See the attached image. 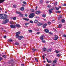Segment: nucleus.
Wrapping results in <instances>:
<instances>
[{
  "instance_id": "49",
  "label": "nucleus",
  "mask_w": 66,
  "mask_h": 66,
  "mask_svg": "<svg viewBox=\"0 0 66 66\" xmlns=\"http://www.w3.org/2000/svg\"><path fill=\"white\" fill-rule=\"evenodd\" d=\"M63 36L64 37H66V35H63Z\"/></svg>"
},
{
  "instance_id": "19",
  "label": "nucleus",
  "mask_w": 66,
  "mask_h": 66,
  "mask_svg": "<svg viewBox=\"0 0 66 66\" xmlns=\"http://www.w3.org/2000/svg\"><path fill=\"white\" fill-rule=\"evenodd\" d=\"M5 0H0V3H2L4 2Z\"/></svg>"
},
{
  "instance_id": "47",
  "label": "nucleus",
  "mask_w": 66,
  "mask_h": 66,
  "mask_svg": "<svg viewBox=\"0 0 66 66\" xmlns=\"http://www.w3.org/2000/svg\"><path fill=\"white\" fill-rule=\"evenodd\" d=\"M28 24H28V23H25V26H28Z\"/></svg>"
},
{
  "instance_id": "55",
  "label": "nucleus",
  "mask_w": 66,
  "mask_h": 66,
  "mask_svg": "<svg viewBox=\"0 0 66 66\" xmlns=\"http://www.w3.org/2000/svg\"><path fill=\"white\" fill-rule=\"evenodd\" d=\"M21 66H24V64H21Z\"/></svg>"
},
{
  "instance_id": "10",
  "label": "nucleus",
  "mask_w": 66,
  "mask_h": 66,
  "mask_svg": "<svg viewBox=\"0 0 66 66\" xmlns=\"http://www.w3.org/2000/svg\"><path fill=\"white\" fill-rule=\"evenodd\" d=\"M37 26H42V25L43 24V23H37Z\"/></svg>"
},
{
  "instance_id": "50",
  "label": "nucleus",
  "mask_w": 66,
  "mask_h": 66,
  "mask_svg": "<svg viewBox=\"0 0 66 66\" xmlns=\"http://www.w3.org/2000/svg\"><path fill=\"white\" fill-rule=\"evenodd\" d=\"M57 56L59 57V56H60V55L59 54H58L57 55Z\"/></svg>"
},
{
  "instance_id": "59",
  "label": "nucleus",
  "mask_w": 66,
  "mask_h": 66,
  "mask_svg": "<svg viewBox=\"0 0 66 66\" xmlns=\"http://www.w3.org/2000/svg\"><path fill=\"white\" fill-rule=\"evenodd\" d=\"M43 2V1H40V3H42Z\"/></svg>"
},
{
  "instance_id": "64",
  "label": "nucleus",
  "mask_w": 66,
  "mask_h": 66,
  "mask_svg": "<svg viewBox=\"0 0 66 66\" xmlns=\"http://www.w3.org/2000/svg\"><path fill=\"white\" fill-rule=\"evenodd\" d=\"M49 34L51 35L52 34V33L51 32H49Z\"/></svg>"
},
{
  "instance_id": "42",
  "label": "nucleus",
  "mask_w": 66,
  "mask_h": 66,
  "mask_svg": "<svg viewBox=\"0 0 66 66\" xmlns=\"http://www.w3.org/2000/svg\"><path fill=\"white\" fill-rule=\"evenodd\" d=\"M32 50L33 51H36V50L34 48L32 49Z\"/></svg>"
},
{
  "instance_id": "33",
  "label": "nucleus",
  "mask_w": 66,
  "mask_h": 66,
  "mask_svg": "<svg viewBox=\"0 0 66 66\" xmlns=\"http://www.w3.org/2000/svg\"><path fill=\"white\" fill-rule=\"evenodd\" d=\"M13 6L14 8H16V5H13Z\"/></svg>"
},
{
  "instance_id": "13",
  "label": "nucleus",
  "mask_w": 66,
  "mask_h": 66,
  "mask_svg": "<svg viewBox=\"0 0 66 66\" xmlns=\"http://www.w3.org/2000/svg\"><path fill=\"white\" fill-rule=\"evenodd\" d=\"M19 16L20 17H23V14H19Z\"/></svg>"
},
{
  "instance_id": "30",
  "label": "nucleus",
  "mask_w": 66,
  "mask_h": 66,
  "mask_svg": "<svg viewBox=\"0 0 66 66\" xmlns=\"http://www.w3.org/2000/svg\"><path fill=\"white\" fill-rule=\"evenodd\" d=\"M28 31L30 33H31V32H32V30H28Z\"/></svg>"
},
{
  "instance_id": "44",
  "label": "nucleus",
  "mask_w": 66,
  "mask_h": 66,
  "mask_svg": "<svg viewBox=\"0 0 66 66\" xmlns=\"http://www.w3.org/2000/svg\"><path fill=\"white\" fill-rule=\"evenodd\" d=\"M23 3L25 4H27V3L25 2H23Z\"/></svg>"
},
{
  "instance_id": "4",
  "label": "nucleus",
  "mask_w": 66,
  "mask_h": 66,
  "mask_svg": "<svg viewBox=\"0 0 66 66\" xmlns=\"http://www.w3.org/2000/svg\"><path fill=\"white\" fill-rule=\"evenodd\" d=\"M20 34V31H19L16 33V38H18V37L19 36V35Z\"/></svg>"
},
{
  "instance_id": "18",
  "label": "nucleus",
  "mask_w": 66,
  "mask_h": 66,
  "mask_svg": "<svg viewBox=\"0 0 66 66\" xmlns=\"http://www.w3.org/2000/svg\"><path fill=\"white\" fill-rule=\"evenodd\" d=\"M47 51L48 52H50L51 51V49H49L47 50Z\"/></svg>"
},
{
  "instance_id": "3",
  "label": "nucleus",
  "mask_w": 66,
  "mask_h": 66,
  "mask_svg": "<svg viewBox=\"0 0 66 66\" xmlns=\"http://www.w3.org/2000/svg\"><path fill=\"white\" fill-rule=\"evenodd\" d=\"M9 20L8 19H6L5 20L3 21V24H5L7 22H9Z\"/></svg>"
},
{
  "instance_id": "8",
  "label": "nucleus",
  "mask_w": 66,
  "mask_h": 66,
  "mask_svg": "<svg viewBox=\"0 0 66 66\" xmlns=\"http://www.w3.org/2000/svg\"><path fill=\"white\" fill-rule=\"evenodd\" d=\"M47 26V24L45 23L43 24V27L44 29H46V26Z\"/></svg>"
},
{
  "instance_id": "24",
  "label": "nucleus",
  "mask_w": 66,
  "mask_h": 66,
  "mask_svg": "<svg viewBox=\"0 0 66 66\" xmlns=\"http://www.w3.org/2000/svg\"><path fill=\"white\" fill-rule=\"evenodd\" d=\"M59 28H61L62 27V24H60L58 26Z\"/></svg>"
},
{
  "instance_id": "28",
  "label": "nucleus",
  "mask_w": 66,
  "mask_h": 66,
  "mask_svg": "<svg viewBox=\"0 0 66 66\" xmlns=\"http://www.w3.org/2000/svg\"><path fill=\"white\" fill-rule=\"evenodd\" d=\"M42 17H44V18H45V17H46V15L43 14L42 15Z\"/></svg>"
},
{
  "instance_id": "20",
  "label": "nucleus",
  "mask_w": 66,
  "mask_h": 66,
  "mask_svg": "<svg viewBox=\"0 0 66 66\" xmlns=\"http://www.w3.org/2000/svg\"><path fill=\"white\" fill-rule=\"evenodd\" d=\"M43 52H45V51H46V50H47V49L46 48H43Z\"/></svg>"
},
{
  "instance_id": "35",
  "label": "nucleus",
  "mask_w": 66,
  "mask_h": 66,
  "mask_svg": "<svg viewBox=\"0 0 66 66\" xmlns=\"http://www.w3.org/2000/svg\"><path fill=\"white\" fill-rule=\"evenodd\" d=\"M57 4V2L54 3V5L55 6H56V5Z\"/></svg>"
},
{
  "instance_id": "53",
  "label": "nucleus",
  "mask_w": 66,
  "mask_h": 66,
  "mask_svg": "<svg viewBox=\"0 0 66 66\" xmlns=\"http://www.w3.org/2000/svg\"><path fill=\"white\" fill-rule=\"evenodd\" d=\"M19 44L17 42L15 43V45H18Z\"/></svg>"
},
{
  "instance_id": "1",
  "label": "nucleus",
  "mask_w": 66,
  "mask_h": 66,
  "mask_svg": "<svg viewBox=\"0 0 66 66\" xmlns=\"http://www.w3.org/2000/svg\"><path fill=\"white\" fill-rule=\"evenodd\" d=\"M3 15H4L5 16H6V14H0V19H3L4 20L6 19V17L5 18L3 16Z\"/></svg>"
},
{
  "instance_id": "45",
  "label": "nucleus",
  "mask_w": 66,
  "mask_h": 66,
  "mask_svg": "<svg viewBox=\"0 0 66 66\" xmlns=\"http://www.w3.org/2000/svg\"><path fill=\"white\" fill-rule=\"evenodd\" d=\"M63 6H66V4H62Z\"/></svg>"
},
{
  "instance_id": "25",
  "label": "nucleus",
  "mask_w": 66,
  "mask_h": 66,
  "mask_svg": "<svg viewBox=\"0 0 66 66\" xmlns=\"http://www.w3.org/2000/svg\"><path fill=\"white\" fill-rule=\"evenodd\" d=\"M30 11H31V12H34L35 10H34V9H31L30 10Z\"/></svg>"
},
{
  "instance_id": "27",
  "label": "nucleus",
  "mask_w": 66,
  "mask_h": 66,
  "mask_svg": "<svg viewBox=\"0 0 66 66\" xmlns=\"http://www.w3.org/2000/svg\"><path fill=\"white\" fill-rule=\"evenodd\" d=\"M38 22V21H37V20H35L34 21V22L35 23H37Z\"/></svg>"
},
{
  "instance_id": "26",
  "label": "nucleus",
  "mask_w": 66,
  "mask_h": 66,
  "mask_svg": "<svg viewBox=\"0 0 66 66\" xmlns=\"http://www.w3.org/2000/svg\"><path fill=\"white\" fill-rule=\"evenodd\" d=\"M56 60H54V61L53 62V63L54 64H55L56 63Z\"/></svg>"
},
{
  "instance_id": "61",
  "label": "nucleus",
  "mask_w": 66,
  "mask_h": 66,
  "mask_svg": "<svg viewBox=\"0 0 66 66\" xmlns=\"http://www.w3.org/2000/svg\"><path fill=\"white\" fill-rule=\"evenodd\" d=\"M36 18H39V17L37 16L36 17Z\"/></svg>"
},
{
  "instance_id": "21",
  "label": "nucleus",
  "mask_w": 66,
  "mask_h": 66,
  "mask_svg": "<svg viewBox=\"0 0 66 66\" xmlns=\"http://www.w3.org/2000/svg\"><path fill=\"white\" fill-rule=\"evenodd\" d=\"M8 41L9 42H13V41L12 39H8Z\"/></svg>"
},
{
  "instance_id": "6",
  "label": "nucleus",
  "mask_w": 66,
  "mask_h": 66,
  "mask_svg": "<svg viewBox=\"0 0 66 66\" xmlns=\"http://www.w3.org/2000/svg\"><path fill=\"white\" fill-rule=\"evenodd\" d=\"M18 39L19 40H21L22 38H23V37L22 36H18Z\"/></svg>"
},
{
  "instance_id": "43",
  "label": "nucleus",
  "mask_w": 66,
  "mask_h": 66,
  "mask_svg": "<svg viewBox=\"0 0 66 66\" xmlns=\"http://www.w3.org/2000/svg\"><path fill=\"white\" fill-rule=\"evenodd\" d=\"M16 17H14L13 18V20H16Z\"/></svg>"
},
{
  "instance_id": "5",
  "label": "nucleus",
  "mask_w": 66,
  "mask_h": 66,
  "mask_svg": "<svg viewBox=\"0 0 66 66\" xmlns=\"http://www.w3.org/2000/svg\"><path fill=\"white\" fill-rule=\"evenodd\" d=\"M55 37L54 38V40H57V39H58V36L56 35L55 36Z\"/></svg>"
},
{
  "instance_id": "51",
  "label": "nucleus",
  "mask_w": 66,
  "mask_h": 66,
  "mask_svg": "<svg viewBox=\"0 0 66 66\" xmlns=\"http://www.w3.org/2000/svg\"><path fill=\"white\" fill-rule=\"evenodd\" d=\"M48 24H51V22H48Z\"/></svg>"
},
{
  "instance_id": "23",
  "label": "nucleus",
  "mask_w": 66,
  "mask_h": 66,
  "mask_svg": "<svg viewBox=\"0 0 66 66\" xmlns=\"http://www.w3.org/2000/svg\"><path fill=\"white\" fill-rule=\"evenodd\" d=\"M55 12L56 13H60L61 12L60 11H55Z\"/></svg>"
},
{
  "instance_id": "54",
  "label": "nucleus",
  "mask_w": 66,
  "mask_h": 66,
  "mask_svg": "<svg viewBox=\"0 0 66 66\" xmlns=\"http://www.w3.org/2000/svg\"><path fill=\"white\" fill-rule=\"evenodd\" d=\"M4 37V38H6V36H5Z\"/></svg>"
},
{
  "instance_id": "56",
  "label": "nucleus",
  "mask_w": 66,
  "mask_h": 66,
  "mask_svg": "<svg viewBox=\"0 0 66 66\" xmlns=\"http://www.w3.org/2000/svg\"><path fill=\"white\" fill-rule=\"evenodd\" d=\"M39 33H40V32H38L36 33V34H39Z\"/></svg>"
},
{
  "instance_id": "7",
  "label": "nucleus",
  "mask_w": 66,
  "mask_h": 66,
  "mask_svg": "<svg viewBox=\"0 0 66 66\" xmlns=\"http://www.w3.org/2000/svg\"><path fill=\"white\" fill-rule=\"evenodd\" d=\"M10 27L12 29H14V28H16L15 26L14 25H11L10 26Z\"/></svg>"
},
{
  "instance_id": "22",
  "label": "nucleus",
  "mask_w": 66,
  "mask_h": 66,
  "mask_svg": "<svg viewBox=\"0 0 66 66\" xmlns=\"http://www.w3.org/2000/svg\"><path fill=\"white\" fill-rule=\"evenodd\" d=\"M55 51L56 53H58L60 52V51H58L57 50H56Z\"/></svg>"
},
{
  "instance_id": "31",
  "label": "nucleus",
  "mask_w": 66,
  "mask_h": 66,
  "mask_svg": "<svg viewBox=\"0 0 66 66\" xmlns=\"http://www.w3.org/2000/svg\"><path fill=\"white\" fill-rule=\"evenodd\" d=\"M3 60V58L1 57H0V62L1 61V60Z\"/></svg>"
},
{
  "instance_id": "63",
  "label": "nucleus",
  "mask_w": 66,
  "mask_h": 66,
  "mask_svg": "<svg viewBox=\"0 0 66 66\" xmlns=\"http://www.w3.org/2000/svg\"><path fill=\"white\" fill-rule=\"evenodd\" d=\"M58 20H60V17H58Z\"/></svg>"
},
{
  "instance_id": "9",
  "label": "nucleus",
  "mask_w": 66,
  "mask_h": 66,
  "mask_svg": "<svg viewBox=\"0 0 66 66\" xmlns=\"http://www.w3.org/2000/svg\"><path fill=\"white\" fill-rule=\"evenodd\" d=\"M53 10V9H51L49 10V14H51L52 13V11Z\"/></svg>"
},
{
  "instance_id": "60",
  "label": "nucleus",
  "mask_w": 66,
  "mask_h": 66,
  "mask_svg": "<svg viewBox=\"0 0 66 66\" xmlns=\"http://www.w3.org/2000/svg\"><path fill=\"white\" fill-rule=\"evenodd\" d=\"M59 10V9H56V10H57L58 11V10Z\"/></svg>"
},
{
  "instance_id": "52",
  "label": "nucleus",
  "mask_w": 66,
  "mask_h": 66,
  "mask_svg": "<svg viewBox=\"0 0 66 66\" xmlns=\"http://www.w3.org/2000/svg\"><path fill=\"white\" fill-rule=\"evenodd\" d=\"M8 63L9 64H11V61H10L8 62Z\"/></svg>"
},
{
  "instance_id": "36",
  "label": "nucleus",
  "mask_w": 66,
  "mask_h": 66,
  "mask_svg": "<svg viewBox=\"0 0 66 66\" xmlns=\"http://www.w3.org/2000/svg\"><path fill=\"white\" fill-rule=\"evenodd\" d=\"M48 63H52V61H48Z\"/></svg>"
},
{
  "instance_id": "17",
  "label": "nucleus",
  "mask_w": 66,
  "mask_h": 66,
  "mask_svg": "<svg viewBox=\"0 0 66 66\" xmlns=\"http://www.w3.org/2000/svg\"><path fill=\"white\" fill-rule=\"evenodd\" d=\"M24 20H26V21H29V19H28L26 18H24L23 19Z\"/></svg>"
},
{
  "instance_id": "12",
  "label": "nucleus",
  "mask_w": 66,
  "mask_h": 66,
  "mask_svg": "<svg viewBox=\"0 0 66 66\" xmlns=\"http://www.w3.org/2000/svg\"><path fill=\"white\" fill-rule=\"evenodd\" d=\"M44 31L46 33H48L49 32V30L47 29H46Z\"/></svg>"
},
{
  "instance_id": "14",
  "label": "nucleus",
  "mask_w": 66,
  "mask_h": 66,
  "mask_svg": "<svg viewBox=\"0 0 66 66\" xmlns=\"http://www.w3.org/2000/svg\"><path fill=\"white\" fill-rule=\"evenodd\" d=\"M40 13V11H36L35 12L36 14H39V13Z\"/></svg>"
},
{
  "instance_id": "16",
  "label": "nucleus",
  "mask_w": 66,
  "mask_h": 66,
  "mask_svg": "<svg viewBox=\"0 0 66 66\" xmlns=\"http://www.w3.org/2000/svg\"><path fill=\"white\" fill-rule=\"evenodd\" d=\"M40 39L41 40H43L44 39V36H41L40 37Z\"/></svg>"
},
{
  "instance_id": "41",
  "label": "nucleus",
  "mask_w": 66,
  "mask_h": 66,
  "mask_svg": "<svg viewBox=\"0 0 66 66\" xmlns=\"http://www.w3.org/2000/svg\"><path fill=\"white\" fill-rule=\"evenodd\" d=\"M2 56L4 58H5V57H6V56L5 55H3V56Z\"/></svg>"
},
{
  "instance_id": "48",
  "label": "nucleus",
  "mask_w": 66,
  "mask_h": 66,
  "mask_svg": "<svg viewBox=\"0 0 66 66\" xmlns=\"http://www.w3.org/2000/svg\"><path fill=\"white\" fill-rule=\"evenodd\" d=\"M25 17H27L28 16V14H25Z\"/></svg>"
},
{
  "instance_id": "40",
  "label": "nucleus",
  "mask_w": 66,
  "mask_h": 66,
  "mask_svg": "<svg viewBox=\"0 0 66 66\" xmlns=\"http://www.w3.org/2000/svg\"><path fill=\"white\" fill-rule=\"evenodd\" d=\"M29 22L30 23H33V22L32 21H30Z\"/></svg>"
},
{
  "instance_id": "2",
  "label": "nucleus",
  "mask_w": 66,
  "mask_h": 66,
  "mask_svg": "<svg viewBox=\"0 0 66 66\" xmlns=\"http://www.w3.org/2000/svg\"><path fill=\"white\" fill-rule=\"evenodd\" d=\"M35 16V14L33 13L31 14H30L29 15V17L30 18H33L34 16Z\"/></svg>"
},
{
  "instance_id": "39",
  "label": "nucleus",
  "mask_w": 66,
  "mask_h": 66,
  "mask_svg": "<svg viewBox=\"0 0 66 66\" xmlns=\"http://www.w3.org/2000/svg\"><path fill=\"white\" fill-rule=\"evenodd\" d=\"M62 22H65V20H62Z\"/></svg>"
},
{
  "instance_id": "11",
  "label": "nucleus",
  "mask_w": 66,
  "mask_h": 66,
  "mask_svg": "<svg viewBox=\"0 0 66 66\" xmlns=\"http://www.w3.org/2000/svg\"><path fill=\"white\" fill-rule=\"evenodd\" d=\"M16 27H17V28H20V27H21L20 26V25L18 24H16Z\"/></svg>"
},
{
  "instance_id": "29",
  "label": "nucleus",
  "mask_w": 66,
  "mask_h": 66,
  "mask_svg": "<svg viewBox=\"0 0 66 66\" xmlns=\"http://www.w3.org/2000/svg\"><path fill=\"white\" fill-rule=\"evenodd\" d=\"M55 9H61V6H59V8H58L57 7H55Z\"/></svg>"
},
{
  "instance_id": "46",
  "label": "nucleus",
  "mask_w": 66,
  "mask_h": 66,
  "mask_svg": "<svg viewBox=\"0 0 66 66\" xmlns=\"http://www.w3.org/2000/svg\"><path fill=\"white\" fill-rule=\"evenodd\" d=\"M51 5H48V6H47V7H51Z\"/></svg>"
},
{
  "instance_id": "32",
  "label": "nucleus",
  "mask_w": 66,
  "mask_h": 66,
  "mask_svg": "<svg viewBox=\"0 0 66 66\" xmlns=\"http://www.w3.org/2000/svg\"><path fill=\"white\" fill-rule=\"evenodd\" d=\"M20 10L22 11H24V9H20Z\"/></svg>"
},
{
  "instance_id": "37",
  "label": "nucleus",
  "mask_w": 66,
  "mask_h": 66,
  "mask_svg": "<svg viewBox=\"0 0 66 66\" xmlns=\"http://www.w3.org/2000/svg\"><path fill=\"white\" fill-rule=\"evenodd\" d=\"M35 60L37 62H38V61L37 60V59L35 58Z\"/></svg>"
},
{
  "instance_id": "34",
  "label": "nucleus",
  "mask_w": 66,
  "mask_h": 66,
  "mask_svg": "<svg viewBox=\"0 0 66 66\" xmlns=\"http://www.w3.org/2000/svg\"><path fill=\"white\" fill-rule=\"evenodd\" d=\"M42 42H43V43H46V41L43 40H42Z\"/></svg>"
},
{
  "instance_id": "38",
  "label": "nucleus",
  "mask_w": 66,
  "mask_h": 66,
  "mask_svg": "<svg viewBox=\"0 0 66 66\" xmlns=\"http://www.w3.org/2000/svg\"><path fill=\"white\" fill-rule=\"evenodd\" d=\"M59 18H62V16L61 15H60L59 16Z\"/></svg>"
},
{
  "instance_id": "15",
  "label": "nucleus",
  "mask_w": 66,
  "mask_h": 66,
  "mask_svg": "<svg viewBox=\"0 0 66 66\" xmlns=\"http://www.w3.org/2000/svg\"><path fill=\"white\" fill-rule=\"evenodd\" d=\"M16 13L17 14H21V12H20L17 11L16 12Z\"/></svg>"
},
{
  "instance_id": "62",
  "label": "nucleus",
  "mask_w": 66,
  "mask_h": 66,
  "mask_svg": "<svg viewBox=\"0 0 66 66\" xmlns=\"http://www.w3.org/2000/svg\"><path fill=\"white\" fill-rule=\"evenodd\" d=\"M46 66H50V65L49 64H46Z\"/></svg>"
},
{
  "instance_id": "57",
  "label": "nucleus",
  "mask_w": 66,
  "mask_h": 66,
  "mask_svg": "<svg viewBox=\"0 0 66 66\" xmlns=\"http://www.w3.org/2000/svg\"><path fill=\"white\" fill-rule=\"evenodd\" d=\"M49 3V2H48V1H46V3Z\"/></svg>"
},
{
  "instance_id": "58",
  "label": "nucleus",
  "mask_w": 66,
  "mask_h": 66,
  "mask_svg": "<svg viewBox=\"0 0 66 66\" xmlns=\"http://www.w3.org/2000/svg\"><path fill=\"white\" fill-rule=\"evenodd\" d=\"M46 60H47V62H48V59H47V58H46Z\"/></svg>"
}]
</instances>
